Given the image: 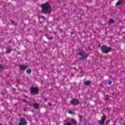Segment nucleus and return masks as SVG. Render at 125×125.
Here are the masks:
<instances>
[{
  "instance_id": "11",
  "label": "nucleus",
  "mask_w": 125,
  "mask_h": 125,
  "mask_svg": "<svg viewBox=\"0 0 125 125\" xmlns=\"http://www.w3.org/2000/svg\"><path fill=\"white\" fill-rule=\"evenodd\" d=\"M90 83V81H87L84 83V84L85 85H88Z\"/></svg>"
},
{
  "instance_id": "12",
  "label": "nucleus",
  "mask_w": 125,
  "mask_h": 125,
  "mask_svg": "<svg viewBox=\"0 0 125 125\" xmlns=\"http://www.w3.org/2000/svg\"><path fill=\"white\" fill-rule=\"evenodd\" d=\"M122 3V1H119L117 2L116 3V5L117 6H119V5H120Z\"/></svg>"
},
{
  "instance_id": "8",
  "label": "nucleus",
  "mask_w": 125,
  "mask_h": 125,
  "mask_svg": "<svg viewBox=\"0 0 125 125\" xmlns=\"http://www.w3.org/2000/svg\"><path fill=\"white\" fill-rule=\"evenodd\" d=\"M106 119V117L105 116H103L101 118V120L99 121L100 125H103L104 123H105V120Z\"/></svg>"
},
{
  "instance_id": "27",
  "label": "nucleus",
  "mask_w": 125,
  "mask_h": 125,
  "mask_svg": "<svg viewBox=\"0 0 125 125\" xmlns=\"http://www.w3.org/2000/svg\"><path fill=\"white\" fill-rule=\"evenodd\" d=\"M14 89V91H15V89Z\"/></svg>"
},
{
  "instance_id": "17",
  "label": "nucleus",
  "mask_w": 125,
  "mask_h": 125,
  "mask_svg": "<svg viewBox=\"0 0 125 125\" xmlns=\"http://www.w3.org/2000/svg\"><path fill=\"white\" fill-rule=\"evenodd\" d=\"M68 113L72 114H73V112H72V111L69 110V111H68Z\"/></svg>"
},
{
  "instance_id": "20",
  "label": "nucleus",
  "mask_w": 125,
  "mask_h": 125,
  "mask_svg": "<svg viewBox=\"0 0 125 125\" xmlns=\"http://www.w3.org/2000/svg\"><path fill=\"white\" fill-rule=\"evenodd\" d=\"M79 118L80 119V120H82V116L80 115H79Z\"/></svg>"
},
{
  "instance_id": "2",
  "label": "nucleus",
  "mask_w": 125,
  "mask_h": 125,
  "mask_svg": "<svg viewBox=\"0 0 125 125\" xmlns=\"http://www.w3.org/2000/svg\"><path fill=\"white\" fill-rule=\"evenodd\" d=\"M101 49L103 53H108V52H110V51H112V48H111V47H107L105 45H103Z\"/></svg>"
},
{
  "instance_id": "22",
  "label": "nucleus",
  "mask_w": 125,
  "mask_h": 125,
  "mask_svg": "<svg viewBox=\"0 0 125 125\" xmlns=\"http://www.w3.org/2000/svg\"><path fill=\"white\" fill-rule=\"evenodd\" d=\"M22 101H23V102H26L27 103V101L26 100H23Z\"/></svg>"
},
{
  "instance_id": "28",
  "label": "nucleus",
  "mask_w": 125,
  "mask_h": 125,
  "mask_svg": "<svg viewBox=\"0 0 125 125\" xmlns=\"http://www.w3.org/2000/svg\"><path fill=\"white\" fill-rule=\"evenodd\" d=\"M9 42H11V41H9Z\"/></svg>"
},
{
  "instance_id": "16",
  "label": "nucleus",
  "mask_w": 125,
  "mask_h": 125,
  "mask_svg": "<svg viewBox=\"0 0 125 125\" xmlns=\"http://www.w3.org/2000/svg\"><path fill=\"white\" fill-rule=\"evenodd\" d=\"M108 84H112V81H109L108 82Z\"/></svg>"
},
{
  "instance_id": "21",
  "label": "nucleus",
  "mask_w": 125,
  "mask_h": 125,
  "mask_svg": "<svg viewBox=\"0 0 125 125\" xmlns=\"http://www.w3.org/2000/svg\"><path fill=\"white\" fill-rule=\"evenodd\" d=\"M66 125H71V123H67L66 124Z\"/></svg>"
},
{
  "instance_id": "24",
  "label": "nucleus",
  "mask_w": 125,
  "mask_h": 125,
  "mask_svg": "<svg viewBox=\"0 0 125 125\" xmlns=\"http://www.w3.org/2000/svg\"><path fill=\"white\" fill-rule=\"evenodd\" d=\"M74 70H76L77 71V72L78 71V70H77V68L76 67H74Z\"/></svg>"
},
{
  "instance_id": "3",
  "label": "nucleus",
  "mask_w": 125,
  "mask_h": 125,
  "mask_svg": "<svg viewBox=\"0 0 125 125\" xmlns=\"http://www.w3.org/2000/svg\"><path fill=\"white\" fill-rule=\"evenodd\" d=\"M30 92L31 94L36 95L39 93V88L37 87H31L30 89Z\"/></svg>"
},
{
  "instance_id": "25",
  "label": "nucleus",
  "mask_w": 125,
  "mask_h": 125,
  "mask_svg": "<svg viewBox=\"0 0 125 125\" xmlns=\"http://www.w3.org/2000/svg\"><path fill=\"white\" fill-rule=\"evenodd\" d=\"M26 108H24V109H23V111H26Z\"/></svg>"
},
{
  "instance_id": "7",
  "label": "nucleus",
  "mask_w": 125,
  "mask_h": 125,
  "mask_svg": "<svg viewBox=\"0 0 125 125\" xmlns=\"http://www.w3.org/2000/svg\"><path fill=\"white\" fill-rule=\"evenodd\" d=\"M70 103L73 105H78L79 104V100L77 99H74L70 101Z\"/></svg>"
},
{
  "instance_id": "23",
  "label": "nucleus",
  "mask_w": 125,
  "mask_h": 125,
  "mask_svg": "<svg viewBox=\"0 0 125 125\" xmlns=\"http://www.w3.org/2000/svg\"><path fill=\"white\" fill-rule=\"evenodd\" d=\"M1 68H2V65L0 64V69H1Z\"/></svg>"
},
{
  "instance_id": "26",
  "label": "nucleus",
  "mask_w": 125,
  "mask_h": 125,
  "mask_svg": "<svg viewBox=\"0 0 125 125\" xmlns=\"http://www.w3.org/2000/svg\"><path fill=\"white\" fill-rule=\"evenodd\" d=\"M45 37H47V36H46V35H45Z\"/></svg>"
},
{
  "instance_id": "19",
  "label": "nucleus",
  "mask_w": 125,
  "mask_h": 125,
  "mask_svg": "<svg viewBox=\"0 0 125 125\" xmlns=\"http://www.w3.org/2000/svg\"><path fill=\"white\" fill-rule=\"evenodd\" d=\"M47 39H48V40H52V38H48V37H47Z\"/></svg>"
},
{
  "instance_id": "13",
  "label": "nucleus",
  "mask_w": 125,
  "mask_h": 125,
  "mask_svg": "<svg viewBox=\"0 0 125 125\" xmlns=\"http://www.w3.org/2000/svg\"><path fill=\"white\" fill-rule=\"evenodd\" d=\"M31 72H32V71L31 70V69H27V70H26L27 74H31Z\"/></svg>"
},
{
  "instance_id": "14",
  "label": "nucleus",
  "mask_w": 125,
  "mask_h": 125,
  "mask_svg": "<svg viewBox=\"0 0 125 125\" xmlns=\"http://www.w3.org/2000/svg\"><path fill=\"white\" fill-rule=\"evenodd\" d=\"M108 23L110 24H111V23H114V20L111 19L109 21Z\"/></svg>"
},
{
  "instance_id": "10",
  "label": "nucleus",
  "mask_w": 125,
  "mask_h": 125,
  "mask_svg": "<svg viewBox=\"0 0 125 125\" xmlns=\"http://www.w3.org/2000/svg\"><path fill=\"white\" fill-rule=\"evenodd\" d=\"M34 109H39V104H33Z\"/></svg>"
},
{
  "instance_id": "15",
  "label": "nucleus",
  "mask_w": 125,
  "mask_h": 125,
  "mask_svg": "<svg viewBox=\"0 0 125 125\" xmlns=\"http://www.w3.org/2000/svg\"><path fill=\"white\" fill-rule=\"evenodd\" d=\"M71 123L72 125H75V124H76V121L74 119H72Z\"/></svg>"
},
{
  "instance_id": "9",
  "label": "nucleus",
  "mask_w": 125,
  "mask_h": 125,
  "mask_svg": "<svg viewBox=\"0 0 125 125\" xmlns=\"http://www.w3.org/2000/svg\"><path fill=\"white\" fill-rule=\"evenodd\" d=\"M11 52V48H6V53H10Z\"/></svg>"
},
{
  "instance_id": "6",
  "label": "nucleus",
  "mask_w": 125,
  "mask_h": 125,
  "mask_svg": "<svg viewBox=\"0 0 125 125\" xmlns=\"http://www.w3.org/2000/svg\"><path fill=\"white\" fill-rule=\"evenodd\" d=\"M79 55L82 57V59H86L88 56L87 55H84V53L83 52H80Z\"/></svg>"
},
{
  "instance_id": "4",
  "label": "nucleus",
  "mask_w": 125,
  "mask_h": 125,
  "mask_svg": "<svg viewBox=\"0 0 125 125\" xmlns=\"http://www.w3.org/2000/svg\"><path fill=\"white\" fill-rule=\"evenodd\" d=\"M19 67H20V72H24V71H25L26 69H27V67H28V66L21 65H19Z\"/></svg>"
},
{
  "instance_id": "5",
  "label": "nucleus",
  "mask_w": 125,
  "mask_h": 125,
  "mask_svg": "<svg viewBox=\"0 0 125 125\" xmlns=\"http://www.w3.org/2000/svg\"><path fill=\"white\" fill-rule=\"evenodd\" d=\"M20 123L19 124V125H27V122L26 121V120L21 118L20 120Z\"/></svg>"
},
{
  "instance_id": "18",
  "label": "nucleus",
  "mask_w": 125,
  "mask_h": 125,
  "mask_svg": "<svg viewBox=\"0 0 125 125\" xmlns=\"http://www.w3.org/2000/svg\"><path fill=\"white\" fill-rule=\"evenodd\" d=\"M41 18H42V19H45V18L44 17V16H41Z\"/></svg>"
},
{
  "instance_id": "1",
  "label": "nucleus",
  "mask_w": 125,
  "mask_h": 125,
  "mask_svg": "<svg viewBox=\"0 0 125 125\" xmlns=\"http://www.w3.org/2000/svg\"><path fill=\"white\" fill-rule=\"evenodd\" d=\"M42 12V13H50L51 12V8L48 4V3H46L41 5Z\"/></svg>"
}]
</instances>
